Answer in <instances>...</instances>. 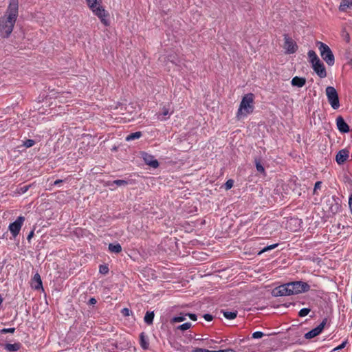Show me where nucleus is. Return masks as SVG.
<instances>
[{
    "mask_svg": "<svg viewBox=\"0 0 352 352\" xmlns=\"http://www.w3.org/2000/svg\"><path fill=\"white\" fill-rule=\"evenodd\" d=\"M154 316L155 314L153 311H146L144 318L145 323L148 325L152 324L153 322Z\"/></svg>",
    "mask_w": 352,
    "mask_h": 352,
    "instance_id": "nucleus-22",
    "label": "nucleus"
},
{
    "mask_svg": "<svg viewBox=\"0 0 352 352\" xmlns=\"http://www.w3.org/2000/svg\"><path fill=\"white\" fill-rule=\"evenodd\" d=\"M96 302H97V301L94 298H91L89 300V305H95Z\"/></svg>",
    "mask_w": 352,
    "mask_h": 352,
    "instance_id": "nucleus-45",
    "label": "nucleus"
},
{
    "mask_svg": "<svg viewBox=\"0 0 352 352\" xmlns=\"http://www.w3.org/2000/svg\"><path fill=\"white\" fill-rule=\"evenodd\" d=\"M289 285L292 295L306 292L310 289L309 285L302 281L291 282Z\"/></svg>",
    "mask_w": 352,
    "mask_h": 352,
    "instance_id": "nucleus-6",
    "label": "nucleus"
},
{
    "mask_svg": "<svg viewBox=\"0 0 352 352\" xmlns=\"http://www.w3.org/2000/svg\"><path fill=\"white\" fill-rule=\"evenodd\" d=\"M186 316H185V314H181V316H176V317H174L173 319H172V322H182L184 320H186Z\"/></svg>",
    "mask_w": 352,
    "mask_h": 352,
    "instance_id": "nucleus-30",
    "label": "nucleus"
},
{
    "mask_svg": "<svg viewBox=\"0 0 352 352\" xmlns=\"http://www.w3.org/2000/svg\"><path fill=\"white\" fill-rule=\"evenodd\" d=\"M24 221L25 217L23 216H19L15 221L11 223L9 225L8 229L14 238H15L19 234Z\"/></svg>",
    "mask_w": 352,
    "mask_h": 352,
    "instance_id": "nucleus-7",
    "label": "nucleus"
},
{
    "mask_svg": "<svg viewBox=\"0 0 352 352\" xmlns=\"http://www.w3.org/2000/svg\"><path fill=\"white\" fill-rule=\"evenodd\" d=\"M327 322V318H324L322 322L318 324L316 327L311 329L305 334V338L306 339H311L318 336L324 329Z\"/></svg>",
    "mask_w": 352,
    "mask_h": 352,
    "instance_id": "nucleus-9",
    "label": "nucleus"
},
{
    "mask_svg": "<svg viewBox=\"0 0 352 352\" xmlns=\"http://www.w3.org/2000/svg\"><path fill=\"white\" fill-rule=\"evenodd\" d=\"M255 166L257 171L261 173H265V168L258 160H255Z\"/></svg>",
    "mask_w": 352,
    "mask_h": 352,
    "instance_id": "nucleus-28",
    "label": "nucleus"
},
{
    "mask_svg": "<svg viewBox=\"0 0 352 352\" xmlns=\"http://www.w3.org/2000/svg\"><path fill=\"white\" fill-rule=\"evenodd\" d=\"M15 331V328H4L1 330V333H13Z\"/></svg>",
    "mask_w": 352,
    "mask_h": 352,
    "instance_id": "nucleus-37",
    "label": "nucleus"
},
{
    "mask_svg": "<svg viewBox=\"0 0 352 352\" xmlns=\"http://www.w3.org/2000/svg\"><path fill=\"white\" fill-rule=\"evenodd\" d=\"M321 185H322L321 182H316L315 186H314V191H316L317 190L320 189Z\"/></svg>",
    "mask_w": 352,
    "mask_h": 352,
    "instance_id": "nucleus-42",
    "label": "nucleus"
},
{
    "mask_svg": "<svg viewBox=\"0 0 352 352\" xmlns=\"http://www.w3.org/2000/svg\"><path fill=\"white\" fill-rule=\"evenodd\" d=\"M192 324L190 322H185L181 325H179L177 329L182 331H186L191 327Z\"/></svg>",
    "mask_w": 352,
    "mask_h": 352,
    "instance_id": "nucleus-32",
    "label": "nucleus"
},
{
    "mask_svg": "<svg viewBox=\"0 0 352 352\" xmlns=\"http://www.w3.org/2000/svg\"><path fill=\"white\" fill-rule=\"evenodd\" d=\"M142 157L145 164L153 168H156L159 166L158 161L152 155H150L146 152L142 153Z\"/></svg>",
    "mask_w": 352,
    "mask_h": 352,
    "instance_id": "nucleus-11",
    "label": "nucleus"
},
{
    "mask_svg": "<svg viewBox=\"0 0 352 352\" xmlns=\"http://www.w3.org/2000/svg\"><path fill=\"white\" fill-rule=\"evenodd\" d=\"M185 316H188L192 320H197V315L195 314H185Z\"/></svg>",
    "mask_w": 352,
    "mask_h": 352,
    "instance_id": "nucleus-40",
    "label": "nucleus"
},
{
    "mask_svg": "<svg viewBox=\"0 0 352 352\" xmlns=\"http://www.w3.org/2000/svg\"><path fill=\"white\" fill-rule=\"evenodd\" d=\"M63 182V180L62 179H57L52 184V186H60V184H62Z\"/></svg>",
    "mask_w": 352,
    "mask_h": 352,
    "instance_id": "nucleus-44",
    "label": "nucleus"
},
{
    "mask_svg": "<svg viewBox=\"0 0 352 352\" xmlns=\"http://www.w3.org/2000/svg\"><path fill=\"white\" fill-rule=\"evenodd\" d=\"M173 113V111H170L168 107L164 106L161 112L157 114V118L161 121L166 120Z\"/></svg>",
    "mask_w": 352,
    "mask_h": 352,
    "instance_id": "nucleus-15",
    "label": "nucleus"
},
{
    "mask_svg": "<svg viewBox=\"0 0 352 352\" xmlns=\"http://www.w3.org/2000/svg\"><path fill=\"white\" fill-rule=\"evenodd\" d=\"M278 243H275V244H272V245H267V246L265 247L263 249H262L258 252V254H261L263 252H267L269 250H273V249L276 248V247H278Z\"/></svg>",
    "mask_w": 352,
    "mask_h": 352,
    "instance_id": "nucleus-27",
    "label": "nucleus"
},
{
    "mask_svg": "<svg viewBox=\"0 0 352 352\" xmlns=\"http://www.w3.org/2000/svg\"><path fill=\"white\" fill-rule=\"evenodd\" d=\"M32 287L36 290L43 289L41 276L38 273L35 274L32 279Z\"/></svg>",
    "mask_w": 352,
    "mask_h": 352,
    "instance_id": "nucleus-16",
    "label": "nucleus"
},
{
    "mask_svg": "<svg viewBox=\"0 0 352 352\" xmlns=\"http://www.w3.org/2000/svg\"><path fill=\"white\" fill-rule=\"evenodd\" d=\"M192 352H214V351H209L201 348H195L192 350Z\"/></svg>",
    "mask_w": 352,
    "mask_h": 352,
    "instance_id": "nucleus-39",
    "label": "nucleus"
},
{
    "mask_svg": "<svg viewBox=\"0 0 352 352\" xmlns=\"http://www.w3.org/2000/svg\"><path fill=\"white\" fill-rule=\"evenodd\" d=\"M33 235H34V231H31V232L29 233V234H28V237H27V239H28V241H30V240L32 239V237L33 236Z\"/></svg>",
    "mask_w": 352,
    "mask_h": 352,
    "instance_id": "nucleus-47",
    "label": "nucleus"
},
{
    "mask_svg": "<svg viewBox=\"0 0 352 352\" xmlns=\"http://www.w3.org/2000/svg\"><path fill=\"white\" fill-rule=\"evenodd\" d=\"M233 184L234 181L232 179H228L225 184V188L229 190L233 186Z\"/></svg>",
    "mask_w": 352,
    "mask_h": 352,
    "instance_id": "nucleus-35",
    "label": "nucleus"
},
{
    "mask_svg": "<svg viewBox=\"0 0 352 352\" xmlns=\"http://www.w3.org/2000/svg\"><path fill=\"white\" fill-rule=\"evenodd\" d=\"M326 95L331 107L333 109H338L340 107L339 97L336 89L331 86L326 88Z\"/></svg>",
    "mask_w": 352,
    "mask_h": 352,
    "instance_id": "nucleus-5",
    "label": "nucleus"
},
{
    "mask_svg": "<svg viewBox=\"0 0 352 352\" xmlns=\"http://www.w3.org/2000/svg\"><path fill=\"white\" fill-rule=\"evenodd\" d=\"M140 344L141 347L144 350H146L148 349L149 343L147 336L145 335L144 332H142L140 335Z\"/></svg>",
    "mask_w": 352,
    "mask_h": 352,
    "instance_id": "nucleus-18",
    "label": "nucleus"
},
{
    "mask_svg": "<svg viewBox=\"0 0 352 352\" xmlns=\"http://www.w3.org/2000/svg\"><path fill=\"white\" fill-rule=\"evenodd\" d=\"M310 309L309 308H302L300 310L299 313H298V316L300 317H305L306 316H307L309 314V313L310 312Z\"/></svg>",
    "mask_w": 352,
    "mask_h": 352,
    "instance_id": "nucleus-29",
    "label": "nucleus"
},
{
    "mask_svg": "<svg viewBox=\"0 0 352 352\" xmlns=\"http://www.w3.org/2000/svg\"><path fill=\"white\" fill-rule=\"evenodd\" d=\"M204 318L206 321H211L213 319V316L209 314H204Z\"/></svg>",
    "mask_w": 352,
    "mask_h": 352,
    "instance_id": "nucleus-41",
    "label": "nucleus"
},
{
    "mask_svg": "<svg viewBox=\"0 0 352 352\" xmlns=\"http://www.w3.org/2000/svg\"><path fill=\"white\" fill-rule=\"evenodd\" d=\"M274 296H283L292 295L289 283L275 287L272 291Z\"/></svg>",
    "mask_w": 352,
    "mask_h": 352,
    "instance_id": "nucleus-8",
    "label": "nucleus"
},
{
    "mask_svg": "<svg viewBox=\"0 0 352 352\" xmlns=\"http://www.w3.org/2000/svg\"><path fill=\"white\" fill-rule=\"evenodd\" d=\"M121 314L123 316L127 317L132 315V311L128 308H123L121 310Z\"/></svg>",
    "mask_w": 352,
    "mask_h": 352,
    "instance_id": "nucleus-33",
    "label": "nucleus"
},
{
    "mask_svg": "<svg viewBox=\"0 0 352 352\" xmlns=\"http://www.w3.org/2000/svg\"><path fill=\"white\" fill-rule=\"evenodd\" d=\"M127 184H128V182L126 180L117 179V180H114L113 182H109V183L108 184V186H113L114 184H116L118 186H125Z\"/></svg>",
    "mask_w": 352,
    "mask_h": 352,
    "instance_id": "nucleus-26",
    "label": "nucleus"
},
{
    "mask_svg": "<svg viewBox=\"0 0 352 352\" xmlns=\"http://www.w3.org/2000/svg\"><path fill=\"white\" fill-rule=\"evenodd\" d=\"M352 6V0H341L340 3L339 10L340 11H345Z\"/></svg>",
    "mask_w": 352,
    "mask_h": 352,
    "instance_id": "nucleus-20",
    "label": "nucleus"
},
{
    "mask_svg": "<svg viewBox=\"0 0 352 352\" xmlns=\"http://www.w3.org/2000/svg\"><path fill=\"white\" fill-rule=\"evenodd\" d=\"M142 136V132L137 131L132 133L126 137V141H132L136 139H139Z\"/></svg>",
    "mask_w": 352,
    "mask_h": 352,
    "instance_id": "nucleus-24",
    "label": "nucleus"
},
{
    "mask_svg": "<svg viewBox=\"0 0 352 352\" xmlns=\"http://www.w3.org/2000/svg\"><path fill=\"white\" fill-rule=\"evenodd\" d=\"M347 340H345L344 341H343L339 346H338L337 347H336L333 351H336V350H341L342 349H344L346 344H347Z\"/></svg>",
    "mask_w": 352,
    "mask_h": 352,
    "instance_id": "nucleus-38",
    "label": "nucleus"
},
{
    "mask_svg": "<svg viewBox=\"0 0 352 352\" xmlns=\"http://www.w3.org/2000/svg\"><path fill=\"white\" fill-rule=\"evenodd\" d=\"M21 348V344L19 342L14 344H6L5 349L9 352L17 351Z\"/></svg>",
    "mask_w": 352,
    "mask_h": 352,
    "instance_id": "nucleus-19",
    "label": "nucleus"
},
{
    "mask_svg": "<svg viewBox=\"0 0 352 352\" xmlns=\"http://www.w3.org/2000/svg\"><path fill=\"white\" fill-rule=\"evenodd\" d=\"M310 63L312 64L320 60L316 53L313 50H309L307 53Z\"/></svg>",
    "mask_w": 352,
    "mask_h": 352,
    "instance_id": "nucleus-23",
    "label": "nucleus"
},
{
    "mask_svg": "<svg viewBox=\"0 0 352 352\" xmlns=\"http://www.w3.org/2000/svg\"><path fill=\"white\" fill-rule=\"evenodd\" d=\"M349 158V151L346 149L340 150L336 155V160L338 164H344Z\"/></svg>",
    "mask_w": 352,
    "mask_h": 352,
    "instance_id": "nucleus-13",
    "label": "nucleus"
},
{
    "mask_svg": "<svg viewBox=\"0 0 352 352\" xmlns=\"http://www.w3.org/2000/svg\"><path fill=\"white\" fill-rule=\"evenodd\" d=\"M316 45L318 47L322 59L328 65H333L335 63V57L330 47L321 41H317Z\"/></svg>",
    "mask_w": 352,
    "mask_h": 352,
    "instance_id": "nucleus-3",
    "label": "nucleus"
},
{
    "mask_svg": "<svg viewBox=\"0 0 352 352\" xmlns=\"http://www.w3.org/2000/svg\"><path fill=\"white\" fill-rule=\"evenodd\" d=\"M2 302H3V298H2L1 296L0 295V305H1Z\"/></svg>",
    "mask_w": 352,
    "mask_h": 352,
    "instance_id": "nucleus-48",
    "label": "nucleus"
},
{
    "mask_svg": "<svg viewBox=\"0 0 352 352\" xmlns=\"http://www.w3.org/2000/svg\"><path fill=\"white\" fill-rule=\"evenodd\" d=\"M341 204L339 198L336 196L328 197L325 201L324 208L332 214H336L341 210Z\"/></svg>",
    "mask_w": 352,
    "mask_h": 352,
    "instance_id": "nucleus-4",
    "label": "nucleus"
},
{
    "mask_svg": "<svg viewBox=\"0 0 352 352\" xmlns=\"http://www.w3.org/2000/svg\"><path fill=\"white\" fill-rule=\"evenodd\" d=\"M35 144V141L34 140L28 139L23 142V146L26 148H30Z\"/></svg>",
    "mask_w": 352,
    "mask_h": 352,
    "instance_id": "nucleus-31",
    "label": "nucleus"
},
{
    "mask_svg": "<svg viewBox=\"0 0 352 352\" xmlns=\"http://www.w3.org/2000/svg\"><path fill=\"white\" fill-rule=\"evenodd\" d=\"M336 124L338 130L342 133H347L349 131V126L346 123L342 117L339 116L336 119Z\"/></svg>",
    "mask_w": 352,
    "mask_h": 352,
    "instance_id": "nucleus-14",
    "label": "nucleus"
},
{
    "mask_svg": "<svg viewBox=\"0 0 352 352\" xmlns=\"http://www.w3.org/2000/svg\"><path fill=\"white\" fill-rule=\"evenodd\" d=\"M264 336L261 331H255L252 333V338L254 339L261 338Z\"/></svg>",
    "mask_w": 352,
    "mask_h": 352,
    "instance_id": "nucleus-36",
    "label": "nucleus"
},
{
    "mask_svg": "<svg viewBox=\"0 0 352 352\" xmlns=\"http://www.w3.org/2000/svg\"><path fill=\"white\" fill-rule=\"evenodd\" d=\"M312 68L320 78H324L327 76L325 67L321 60L312 64Z\"/></svg>",
    "mask_w": 352,
    "mask_h": 352,
    "instance_id": "nucleus-12",
    "label": "nucleus"
},
{
    "mask_svg": "<svg viewBox=\"0 0 352 352\" xmlns=\"http://www.w3.org/2000/svg\"><path fill=\"white\" fill-rule=\"evenodd\" d=\"M254 110V94H248L245 95L239 105V108L236 113V118L240 120L243 116L251 113Z\"/></svg>",
    "mask_w": 352,
    "mask_h": 352,
    "instance_id": "nucleus-2",
    "label": "nucleus"
},
{
    "mask_svg": "<svg viewBox=\"0 0 352 352\" xmlns=\"http://www.w3.org/2000/svg\"><path fill=\"white\" fill-rule=\"evenodd\" d=\"M19 12V1L10 0L5 15L0 17V37L8 38L13 30Z\"/></svg>",
    "mask_w": 352,
    "mask_h": 352,
    "instance_id": "nucleus-1",
    "label": "nucleus"
},
{
    "mask_svg": "<svg viewBox=\"0 0 352 352\" xmlns=\"http://www.w3.org/2000/svg\"><path fill=\"white\" fill-rule=\"evenodd\" d=\"M223 314L226 318H227L228 320H233L236 317L237 311H223Z\"/></svg>",
    "mask_w": 352,
    "mask_h": 352,
    "instance_id": "nucleus-25",
    "label": "nucleus"
},
{
    "mask_svg": "<svg viewBox=\"0 0 352 352\" xmlns=\"http://www.w3.org/2000/svg\"><path fill=\"white\" fill-rule=\"evenodd\" d=\"M284 49L287 54H294L297 50V45L296 42L287 34L284 35Z\"/></svg>",
    "mask_w": 352,
    "mask_h": 352,
    "instance_id": "nucleus-10",
    "label": "nucleus"
},
{
    "mask_svg": "<svg viewBox=\"0 0 352 352\" xmlns=\"http://www.w3.org/2000/svg\"><path fill=\"white\" fill-rule=\"evenodd\" d=\"M108 248L111 252L116 254H118L122 251V247L119 243H110Z\"/></svg>",
    "mask_w": 352,
    "mask_h": 352,
    "instance_id": "nucleus-21",
    "label": "nucleus"
},
{
    "mask_svg": "<svg viewBox=\"0 0 352 352\" xmlns=\"http://www.w3.org/2000/svg\"><path fill=\"white\" fill-rule=\"evenodd\" d=\"M28 188H29V186H25L21 188V190L23 193H24L28 191Z\"/></svg>",
    "mask_w": 352,
    "mask_h": 352,
    "instance_id": "nucleus-46",
    "label": "nucleus"
},
{
    "mask_svg": "<svg viewBox=\"0 0 352 352\" xmlns=\"http://www.w3.org/2000/svg\"><path fill=\"white\" fill-rule=\"evenodd\" d=\"M214 352H235V351L232 349H226L224 350L214 351Z\"/></svg>",
    "mask_w": 352,
    "mask_h": 352,
    "instance_id": "nucleus-43",
    "label": "nucleus"
},
{
    "mask_svg": "<svg viewBox=\"0 0 352 352\" xmlns=\"http://www.w3.org/2000/svg\"><path fill=\"white\" fill-rule=\"evenodd\" d=\"M99 272L102 274H106L109 272V268L107 265H100Z\"/></svg>",
    "mask_w": 352,
    "mask_h": 352,
    "instance_id": "nucleus-34",
    "label": "nucleus"
},
{
    "mask_svg": "<svg viewBox=\"0 0 352 352\" xmlns=\"http://www.w3.org/2000/svg\"><path fill=\"white\" fill-rule=\"evenodd\" d=\"M306 83V79L302 77L295 76L292 78L291 84L294 87H302Z\"/></svg>",
    "mask_w": 352,
    "mask_h": 352,
    "instance_id": "nucleus-17",
    "label": "nucleus"
}]
</instances>
